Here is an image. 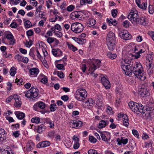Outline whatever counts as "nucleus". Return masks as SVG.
I'll return each instance as SVG.
<instances>
[{
  "label": "nucleus",
  "mask_w": 154,
  "mask_h": 154,
  "mask_svg": "<svg viewBox=\"0 0 154 154\" xmlns=\"http://www.w3.org/2000/svg\"><path fill=\"white\" fill-rule=\"evenodd\" d=\"M25 26L26 28H29L32 26L31 22L29 20H27L24 22Z\"/></svg>",
  "instance_id": "ea45409f"
},
{
  "label": "nucleus",
  "mask_w": 154,
  "mask_h": 154,
  "mask_svg": "<svg viewBox=\"0 0 154 154\" xmlns=\"http://www.w3.org/2000/svg\"><path fill=\"white\" fill-rule=\"evenodd\" d=\"M108 123L109 122L108 121L102 120L100 122L97 127L99 129H102L105 127Z\"/></svg>",
  "instance_id": "f3484780"
},
{
  "label": "nucleus",
  "mask_w": 154,
  "mask_h": 154,
  "mask_svg": "<svg viewBox=\"0 0 154 154\" xmlns=\"http://www.w3.org/2000/svg\"><path fill=\"white\" fill-rule=\"evenodd\" d=\"M50 109L51 111H54L57 109L56 105L55 103L51 104L50 106Z\"/></svg>",
  "instance_id": "c9c22d12"
},
{
  "label": "nucleus",
  "mask_w": 154,
  "mask_h": 154,
  "mask_svg": "<svg viewBox=\"0 0 154 154\" xmlns=\"http://www.w3.org/2000/svg\"><path fill=\"white\" fill-rule=\"evenodd\" d=\"M107 56L110 59H114L117 57V55L116 54H112L111 53L109 52L107 54Z\"/></svg>",
  "instance_id": "7c9ffc66"
},
{
  "label": "nucleus",
  "mask_w": 154,
  "mask_h": 154,
  "mask_svg": "<svg viewBox=\"0 0 154 154\" xmlns=\"http://www.w3.org/2000/svg\"><path fill=\"white\" fill-rule=\"evenodd\" d=\"M56 67L58 69L61 70L64 67V65L63 64H58L56 66Z\"/></svg>",
  "instance_id": "0e129e2a"
},
{
  "label": "nucleus",
  "mask_w": 154,
  "mask_h": 154,
  "mask_svg": "<svg viewBox=\"0 0 154 154\" xmlns=\"http://www.w3.org/2000/svg\"><path fill=\"white\" fill-rule=\"evenodd\" d=\"M135 104V105H134V106H133V107H132V109H131L134 112L137 114L139 115V112L138 111L139 110L138 106L139 105V104L137 103Z\"/></svg>",
  "instance_id": "393cba45"
},
{
  "label": "nucleus",
  "mask_w": 154,
  "mask_h": 154,
  "mask_svg": "<svg viewBox=\"0 0 154 154\" xmlns=\"http://www.w3.org/2000/svg\"><path fill=\"white\" fill-rule=\"evenodd\" d=\"M33 40H32L29 38V41H26V42L25 43V45L28 48H30L32 44V42Z\"/></svg>",
  "instance_id": "f704fd0d"
},
{
  "label": "nucleus",
  "mask_w": 154,
  "mask_h": 154,
  "mask_svg": "<svg viewBox=\"0 0 154 154\" xmlns=\"http://www.w3.org/2000/svg\"><path fill=\"white\" fill-rule=\"evenodd\" d=\"M23 82V79H18L17 78H16L15 79V82L17 83V85H22Z\"/></svg>",
  "instance_id": "8fccbe9b"
},
{
  "label": "nucleus",
  "mask_w": 154,
  "mask_h": 154,
  "mask_svg": "<svg viewBox=\"0 0 154 154\" xmlns=\"http://www.w3.org/2000/svg\"><path fill=\"white\" fill-rule=\"evenodd\" d=\"M138 106L139 109L138 111L139 112V115H140L142 114V113H143L144 107H143V106L141 104H139V105Z\"/></svg>",
  "instance_id": "2f4dec72"
},
{
  "label": "nucleus",
  "mask_w": 154,
  "mask_h": 154,
  "mask_svg": "<svg viewBox=\"0 0 154 154\" xmlns=\"http://www.w3.org/2000/svg\"><path fill=\"white\" fill-rule=\"evenodd\" d=\"M1 154H10V153L8 150L4 149L2 150Z\"/></svg>",
  "instance_id": "774afa93"
},
{
  "label": "nucleus",
  "mask_w": 154,
  "mask_h": 154,
  "mask_svg": "<svg viewBox=\"0 0 154 154\" xmlns=\"http://www.w3.org/2000/svg\"><path fill=\"white\" fill-rule=\"evenodd\" d=\"M14 95H11L10 96H9L8 97L6 100V101L7 103L10 102L11 100L13 99H14Z\"/></svg>",
  "instance_id": "4d7b16f0"
},
{
  "label": "nucleus",
  "mask_w": 154,
  "mask_h": 154,
  "mask_svg": "<svg viewBox=\"0 0 154 154\" xmlns=\"http://www.w3.org/2000/svg\"><path fill=\"white\" fill-rule=\"evenodd\" d=\"M148 35L152 38V39L154 41V32L149 31L148 32Z\"/></svg>",
  "instance_id": "052dcab7"
},
{
  "label": "nucleus",
  "mask_w": 154,
  "mask_h": 154,
  "mask_svg": "<svg viewBox=\"0 0 154 154\" xmlns=\"http://www.w3.org/2000/svg\"><path fill=\"white\" fill-rule=\"evenodd\" d=\"M134 51L135 54H132V56L134 57V58L135 59H137L139 58L141 55L139 53V51Z\"/></svg>",
  "instance_id": "473e14b6"
},
{
  "label": "nucleus",
  "mask_w": 154,
  "mask_h": 154,
  "mask_svg": "<svg viewBox=\"0 0 154 154\" xmlns=\"http://www.w3.org/2000/svg\"><path fill=\"white\" fill-rule=\"evenodd\" d=\"M106 21L109 25H112L113 26H115L117 24V22L116 20H113L112 19H109L108 18L106 19Z\"/></svg>",
  "instance_id": "b1692460"
},
{
  "label": "nucleus",
  "mask_w": 154,
  "mask_h": 154,
  "mask_svg": "<svg viewBox=\"0 0 154 154\" xmlns=\"http://www.w3.org/2000/svg\"><path fill=\"white\" fill-rule=\"evenodd\" d=\"M97 105L99 107H102L103 105V103L101 100L98 99L96 102Z\"/></svg>",
  "instance_id": "37998d69"
},
{
  "label": "nucleus",
  "mask_w": 154,
  "mask_h": 154,
  "mask_svg": "<svg viewBox=\"0 0 154 154\" xmlns=\"http://www.w3.org/2000/svg\"><path fill=\"white\" fill-rule=\"evenodd\" d=\"M29 55L34 59L35 55L34 54V48H32L30 49Z\"/></svg>",
  "instance_id": "49530a36"
},
{
  "label": "nucleus",
  "mask_w": 154,
  "mask_h": 154,
  "mask_svg": "<svg viewBox=\"0 0 154 154\" xmlns=\"http://www.w3.org/2000/svg\"><path fill=\"white\" fill-rule=\"evenodd\" d=\"M84 27L82 25L79 23H75L71 26V29L73 32L78 33L82 32L84 29Z\"/></svg>",
  "instance_id": "6e6552de"
},
{
  "label": "nucleus",
  "mask_w": 154,
  "mask_h": 154,
  "mask_svg": "<svg viewBox=\"0 0 154 154\" xmlns=\"http://www.w3.org/2000/svg\"><path fill=\"white\" fill-rule=\"evenodd\" d=\"M123 119V123L124 126L127 127L128 125V119L127 115L124 116Z\"/></svg>",
  "instance_id": "5701e85b"
},
{
  "label": "nucleus",
  "mask_w": 154,
  "mask_h": 154,
  "mask_svg": "<svg viewBox=\"0 0 154 154\" xmlns=\"http://www.w3.org/2000/svg\"><path fill=\"white\" fill-rule=\"evenodd\" d=\"M92 2V0H80V4L81 5H85L86 4H91Z\"/></svg>",
  "instance_id": "cd10ccee"
},
{
  "label": "nucleus",
  "mask_w": 154,
  "mask_h": 154,
  "mask_svg": "<svg viewBox=\"0 0 154 154\" xmlns=\"http://www.w3.org/2000/svg\"><path fill=\"white\" fill-rule=\"evenodd\" d=\"M106 44L109 50L113 51L116 46V41L115 34L112 32H109L107 34Z\"/></svg>",
  "instance_id": "f03ea898"
},
{
  "label": "nucleus",
  "mask_w": 154,
  "mask_h": 154,
  "mask_svg": "<svg viewBox=\"0 0 154 154\" xmlns=\"http://www.w3.org/2000/svg\"><path fill=\"white\" fill-rule=\"evenodd\" d=\"M16 69L14 67H12L10 71V74L11 76H14L16 73Z\"/></svg>",
  "instance_id": "72a5a7b5"
},
{
  "label": "nucleus",
  "mask_w": 154,
  "mask_h": 154,
  "mask_svg": "<svg viewBox=\"0 0 154 154\" xmlns=\"http://www.w3.org/2000/svg\"><path fill=\"white\" fill-rule=\"evenodd\" d=\"M77 121L78 120H73L70 122L72 128H76L79 126V123H78Z\"/></svg>",
  "instance_id": "a878e982"
},
{
  "label": "nucleus",
  "mask_w": 154,
  "mask_h": 154,
  "mask_svg": "<svg viewBox=\"0 0 154 154\" xmlns=\"http://www.w3.org/2000/svg\"><path fill=\"white\" fill-rule=\"evenodd\" d=\"M34 33L33 31L32 30H29L26 32V34L28 36L29 39L30 38L29 37L32 36Z\"/></svg>",
  "instance_id": "09e8293b"
},
{
  "label": "nucleus",
  "mask_w": 154,
  "mask_h": 154,
  "mask_svg": "<svg viewBox=\"0 0 154 154\" xmlns=\"http://www.w3.org/2000/svg\"><path fill=\"white\" fill-rule=\"evenodd\" d=\"M121 66L124 71L125 74L128 75H131V73L133 71L132 62L128 60H126L124 61L121 62Z\"/></svg>",
  "instance_id": "7ed1b4c3"
},
{
  "label": "nucleus",
  "mask_w": 154,
  "mask_h": 154,
  "mask_svg": "<svg viewBox=\"0 0 154 154\" xmlns=\"http://www.w3.org/2000/svg\"><path fill=\"white\" fill-rule=\"evenodd\" d=\"M39 72V70L37 68H31L29 70L30 74L33 75V77L36 76Z\"/></svg>",
  "instance_id": "4468645a"
},
{
  "label": "nucleus",
  "mask_w": 154,
  "mask_h": 154,
  "mask_svg": "<svg viewBox=\"0 0 154 154\" xmlns=\"http://www.w3.org/2000/svg\"><path fill=\"white\" fill-rule=\"evenodd\" d=\"M101 82L105 88L107 89H109L110 87V84L109 81L104 77L101 78Z\"/></svg>",
  "instance_id": "9b49d317"
},
{
  "label": "nucleus",
  "mask_w": 154,
  "mask_h": 154,
  "mask_svg": "<svg viewBox=\"0 0 154 154\" xmlns=\"http://www.w3.org/2000/svg\"><path fill=\"white\" fill-rule=\"evenodd\" d=\"M61 98L62 100L64 101H67L69 99V97L67 95H64L61 97Z\"/></svg>",
  "instance_id": "338daca9"
},
{
  "label": "nucleus",
  "mask_w": 154,
  "mask_h": 154,
  "mask_svg": "<svg viewBox=\"0 0 154 154\" xmlns=\"http://www.w3.org/2000/svg\"><path fill=\"white\" fill-rule=\"evenodd\" d=\"M6 38L9 40V44L14 45L15 43V40L14 37L11 33L8 34L7 35Z\"/></svg>",
  "instance_id": "ddd939ff"
},
{
  "label": "nucleus",
  "mask_w": 154,
  "mask_h": 154,
  "mask_svg": "<svg viewBox=\"0 0 154 154\" xmlns=\"http://www.w3.org/2000/svg\"><path fill=\"white\" fill-rule=\"evenodd\" d=\"M151 109H152L151 107L150 108L149 106H145L144 107L143 111V113H142L143 116L144 114L145 115H146V112L148 111H150Z\"/></svg>",
  "instance_id": "79ce46f5"
},
{
  "label": "nucleus",
  "mask_w": 154,
  "mask_h": 154,
  "mask_svg": "<svg viewBox=\"0 0 154 154\" xmlns=\"http://www.w3.org/2000/svg\"><path fill=\"white\" fill-rule=\"evenodd\" d=\"M38 128L37 129V132L39 133H41L44 131L46 128V126L42 124L39 126H38Z\"/></svg>",
  "instance_id": "412c9836"
},
{
  "label": "nucleus",
  "mask_w": 154,
  "mask_h": 154,
  "mask_svg": "<svg viewBox=\"0 0 154 154\" xmlns=\"http://www.w3.org/2000/svg\"><path fill=\"white\" fill-rule=\"evenodd\" d=\"M34 146V143L32 142H28L26 145V148L28 151L32 149Z\"/></svg>",
  "instance_id": "bb28decb"
},
{
  "label": "nucleus",
  "mask_w": 154,
  "mask_h": 154,
  "mask_svg": "<svg viewBox=\"0 0 154 154\" xmlns=\"http://www.w3.org/2000/svg\"><path fill=\"white\" fill-rule=\"evenodd\" d=\"M88 154H100L97 150L94 149H90L88 151Z\"/></svg>",
  "instance_id": "4c0bfd02"
},
{
  "label": "nucleus",
  "mask_w": 154,
  "mask_h": 154,
  "mask_svg": "<svg viewBox=\"0 0 154 154\" xmlns=\"http://www.w3.org/2000/svg\"><path fill=\"white\" fill-rule=\"evenodd\" d=\"M145 85L146 84L143 85L139 89V94L142 97H146L148 94V91H147V88Z\"/></svg>",
  "instance_id": "9d476101"
},
{
  "label": "nucleus",
  "mask_w": 154,
  "mask_h": 154,
  "mask_svg": "<svg viewBox=\"0 0 154 154\" xmlns=\"http://www.w3.org/2000/svg\"><path fill=\"white\" fill-rule=\"evenodd\" d=\"M67 46L68 48L73 52H75V51L77 50V48L74 46L72 44L67 43Z\"/></svg>",
  "instance_id": "c85d7f7f"
},
{
  "label": "nucleus",
  "mask_w": 154,
  "mask_h": 154,
  "mask_svg": "<svg viewBox=\"0 0 154 154\" xmlns=\"http://www.w3.org/2000/svg\"><path fill=\"white\" fill-rule=\"evenodd\" d=\"M84 103L88 106L92 107L94 105L95 101L92 98H88L85 101H84Z\"/></svg>",
  "instance_id": "2eb2a0df"
},
{
  "label": "nucleus",
  "mask_w": 154,
  "mask_h": 154,
  "mask_svg": "<svg viewBox=\"0 0 154 154\" xmlns=\"http://www.w3.org/2000/svg\"><path fill=\"white\" fill-rule=\"evenodd\" d=\"M25 63H27L29 61V59L27 57H22L21 60L20 61Z\"/></svg>",
  "instance_id": "680f3d73"
},
{
  "label": "nucleus",
  "mask_w": 154,
  "mask_h": 154,
  "mask_svg": "<svg viewBox=\"0 0 154 154\" xmlns=\"http://www.w3.org/2000/svg\"><path fill=\"white\" fill-rule=\"evenodd\" d=\"M54 33L55 35L60 38L62 37L63 35L62 33L59 31H54Z\"/></svg>",
  "instance_id": "13d9d810"
},
{
  "label": "nucleus",
  "mask_w": 154,
  "mask_h": 154,
  "mask_svg": "<svg viewBox=\"0 0 154 154\" xmlns=\"http://www.w3.org/2000/svg\"><path fill=\"white\" fill-rule=\"evenodd\" d=\"M75 8V7L74 5H71L67 7V10L68 11L71 12Z\"/></svg>",
  "instance_id": "864d4df0"
},
{
  "label": "nucleus",
  "mask_w": 154,
  "mask_h": 154,
  "mask_svg": "<svg viewBox=\"0 0 154 154\" xmlns=\"http://www.w3.org/2000/svg\"><path fill=\"white\" fill-rule=\"evenodd\" d=\"M40 121V118L39 117L33 118L32 119L31 121L33 123H39Z\"/></svg>",
  "instance_id": "58836bf2"
},
{
  "label": "nucleus",
  "mask_w": 154,
  "mask_h": 154,
  "mask_svg": "<svg viewBox=\"0 0 154 154\" xmlns=\"http://www.w3.org/2000/svg\"><path fill=\"white\" fill-rule=\"evenodd\" d=\"M20 134L19 131H15L12 133V135L16 138L18 137Z\"/></svg>",
  "instance_id": "3c124183"
},
{
  "label": "nucleus",
  "mask_w": 154,
  "mask_h": 154,
  "mask_svg": "<svg viewBox=\"0 0 154 154\" xmlns=\"http://www.w3.org/2000/svg\"><path fill=\"white\" fill-rule=\"evenodd\" d=\"M89 140L91 142L94 143L96 142L97 140L93 136H90L89 137Z\"/></svg>",
  "instance_id": "6e6d98bb"
},
{
  "label": "nucleus",
  "mask_w": 154,
  "mask_h": 154,
  "mask_svg": "<svg viewBox=\"0 0 154 154\" xmlns=\"http://www.w3.org/2000/svg\"><path fill=\"white\" fill-rule=\"evenodd\" d=\"M86 39L84 38H81L79 37L78 41L77 42L79 44L82 45L86 42Z\"/></svg>",
  "instance_id": "e433bc0d"
},
{
  "label": "nucleus",
  "mask_w": 154,
  "mask_h": 154,
  "mask_svg": "<svg viewBox=\"0 0 154 154\" xmlns=\"http://www.w3.org/2000/svg\"><path fill=\"white\" fill-rule=\"evenodd\" d=\"M123 25L126 28L129 27V22L128 20H125L123 22Z\"/></svg>",
  "instance_id": "e2e57ef3"
},
{
  "label": "nucleus",
  "mask_w": 154,
  "mask_h": 154,
  "mask_svg": "<svg viewBox=\"0 0 154 154\" xmlns=\"http://www.w3.org/2000/svg\"><path fill=\"white\" fill-rule=\"evenodd\" d=\"M148 11L150 14H152L153 13V6L152 5H149L148 8Z\"/></svg>",
  "instance_id": "5fc2aeb1"
},
{
  "label": "nucleus",
  "mask_w": 154,
  "mask_h": 154,
  "mask_svg": "<svg viewBox=\"0 0 154 154\" xmlns=\"http://www.w3.org/2000/svg\"><path fill=\"white\" fill-rule=\"evenodd\" d=\"M139 17V16L137 11L135 10H132L128 17L132 23H137Z\"/></svg>",
  "instance_id": "0eeeda50"
},
{
  "label": "nucleus",
  "mask_w": 154,
  "mask_h": 154,
  "mask_svg": "<svg viewBox=\"0 0 154 154\" xmlns=\"http://www.w3.org/2000/svg\"><path fill=\"white\" fill-rule=\"evenodd\" d=\"M101 65V60H100L96 59L92 60L90 63L89 66V70L91 72V74H93V72Z\"/></svg>",
  "instance_id": "20e7f679"
},
{
  "label": "nucleus",
  "mask_w": 154,
  "mask_h": 154,
  "mask_svg": "<svg viewBox=\"0 0 154 154\" xmlns=\"http://www.w3.org/2000/svg\"><path fill=\"white\" fill-rule=\"evenodd\" d=\"M15 114L17 117L19 119H22L25 117V114L22 112L18 111L15 112Z\"/></svg>",
  "instance_id": "aec40b11"
},
{
  "label": "nucleus",
  "mask_w": 154,
  "mask_h": 154,
  "mask_svg": "<svg viewBox=\"0 0 154 154\" xmlns=\"http://www.w3.org/2000/svg\"><path fill=\"white\" fill-rule=\"evenodd\" d=\"M38 108L43 109L45 108V103L42 101H39L37 102Z\"/></svg>",
  "instance_id": "c756f323"
},
{
  "label": "nucleus",
  "mask_w": 154,
  "mask_h": 154,
  "mask_svg": "<svg viewBox=\"0 0 154 154\" xmlns=\"http://www.w3.org/2000/svg\"><path fill=\"white\" fill-rule=\"evenodd\" d=\"M87 95V94L86 90L82 88L77 90L75 95V98L79 101L84 100Z\"/></svg>",
  "instance_id": "423d86ee"
},
{
  "label": "nucleus",
  "mask_w": 154,
  "mask_h": 154,
  "mask_svg": "<svg viewBox=\"0 0 154 154\" xmlns=\"http://www.w3.org/2000/svg\"><path fill=\"white\" fill-rule=\"evenodd\" d=\"M24 93L26 97L33 99L38 96V90L34 87H32L29 90L25 91Z\"/></svg>",
  "instance_id": "39448f33"
},
{
  "label": "nucleus",
  "mask_w": 154,
  "mask_h": 154,
  "mask_svg": "<svg viewBox=\"0 0 154 154\" xmlns=\"http://www.w3.org/2000/svg\"><path fill=\"white\" fill-rule=\"evenodd\" d=\"M77 14V12H72L71 13L70 16H74L75 18H79L80 17V15L79 14Z\"/></svg>",
  "instance_id": "bf43d9fd"
},
{
  "label": "nucleus",
  "mask_w": 154,
  "mask_h": 154,
  "mask_svg": "<svg viewBox=\"0 0 154 154\" xmlns=\"http://www.w3.org/2000/svg\"><path fill=\"white\" fill-rule=\"evenodd\" d=\"M134 51H139V53L141 54L142 53L145 52L146 51V50L143 47H142L141 48H140L139 47L137 48L135 46L134 47Z\"/></svg>",
  "instance_id": "4be33fe9"
},
{
  "label": "nucleus",
  "mask_w": 154,
  "mask_h": 154,
  "mask_svg": "<svg viewBox=\"0 0 154 154\" xmlns=\"http://www.w3.org/2000/svg\"><path fill=\"white\" fill-rule=\"evenodd\" d=\"M86 23L88 26L91 27L95 25L96 21L93 18H90L87 20Z\"/></svg>",
  "instance_id": "dca6fc26"
},
{
  "label": "nucleus",
  "mask_w": 154,
  "mask_h": 154,
  "mask_svg": "<svg viewBox=\"0 0 154 154\" xmlns=\"http://www.w3.org/2000/svg\"><path fill=\"white\" fill-rule=\"evenodd\" d=\"M133 134L137 138H139V134L138 131L134 129L132 130Z\"/></svg>",
  "instance_id": "603ef678"
},
{
  "label": "nucleus",
  "mask_w": 154,
  "mask_h": 154,
  "mask_svg": "<svg viewBox=\"0 0 154 154\" xmlns=\"http://www.w3.org/2000/svg\"><path fill=\"white\" fill-rule=\"evenodd\" d=\"M54 38L48 37L47 41L48 43L51 44L54 42Z\"/></svg>",
  "instance_id": "de8ad7c7"
},
{
  "label": "nucleus",
  "mask_w": 154,
  "mask_h": 154,
  "mask_svg": "<svg viewBox=\"0 0 154 154\" xmlns=\"http://www.w3.org/2000/svg\"><path fill=\"white\" fill-rule=\"evenodd\" d=\"M147 7V4L146 3L143 2L142 4H140L138 7L143 9H146Z\"/></svg>",
  "instance_id": "c03bdc74"
},
{
  "label": "nucleus",
  "mask_w": 154,
  "mask_h": 154,
  "mask_svg": "<svg viewBox=\"0 0 154 154\" xmlns=\"http://www.w3.org/2000/svg\"><path fill=\"white\" fill-rule=\"evenodd\" d=\"M15 102L14 103V105L16 107H20L21 105V101L20 100V97L17 95H14Z\"/></svg>",
  "instance_id": "f8f14e48"
},
{
  "label": "nucleus",
  "mask_w": 154,
  "mask_h": 154,
  "mask_svg": "<svg viewBox=\"0 0 154 154\" xmlns=\"http://www.w3.org/2000/svg\"><path fill=\"white\" fill-rule=\"evenodd\" d=\"M119 35L122 38L127 40L131 38L132 36L128 31L126 30H123L119 33Z\"/></svg>",
  "instance_id": "1a4fd4ad"
},
{
  "label": "nucleus",
  "mask_w": 154,
  "mask_h": 154,
  "mask_svg": "<svg viewBox=\"0 0 154 154\" xmlns=\"http://www.w3.org/2000/svg\"><path fill=\"white\" fill-rule=\"evenodd\" d=\"M6 134L5 130L2 128H0V141L6 139Z\"/></svg>",
  "instance_id": "a211bd4d"
},
{
  "label": "nucleus",
  "mask_w": 154,
  "mask_h": 154,
  "mask_svg": "<svg viewBox=\"0 0 154 154\" xmlns=\"http://www.w3.org/2000/svg\"><path fill=\"white\" fill-rule=\"evenodd\" d=\"M57 74L60 78L62 79L64 77V74L62 72H58Z\"/></svg>",
  "instance_id": "69168bd1"
},
{
  "label": "nucleus",
  "mask_w": 154,
  "mask_h": 154,
  "mask_svg": "<svg viewBox=\"0 0 154 154\" xmlns=\"http://www.w3.org/2000/svg\"><path fill=\"white\" fill-rule=\"evenodd\" d=\"M133 71L135 76L142 80H144L146 77L143 72V68L140 63L136 62L134 65Z\"/></svg>",
  "instance_id": "f257e3e1"
},
{
  "label": "nucleus",
  "mask_w": 154,
  "mask_h": 154,
  "mask_svg": "<svg viewBox=\"0 0 154 154\" xmlns=\"http://www.w3.org/2000/svg\"><path fill=\"white\" fill-rule=\"evenodd\" d=\"M137 23L139 24L140 25L143 26H145L146 25V22L145 20V18L144 17H139Z\"/></svg>",
  "instance_id": "6ab92c4d"
},
{
  "label": "nucleus",
  "mask_w": 154,
  "mask_h": 154,
  "mask_svg": "<svg viewBox=\"0 0 154 154\" xmlns=\"http://www.w3.org/2000/svg\"><path fill=\"white\" fill-rule=\"evenodd\" d=\"M43 147H45L49 146L50 145V142L48 141L42 142Z\"/></svg>",
  "instance_id": "a19ab883"
},
{
  "label": "nucleus",
  "mask_w": 154,
  "mask_h": 154,
  "mask_svg": "<svg viewBox=\"0 0 154 154\" xmlns=\"http://www.w3.org/2000/svg\"><path fill=\"white\" fill-rule=\"evenodd\" d=\"M117 13L118 11L116 9H112L111 11L112 15L114 18H115L116 16Z\"/></svg>",
  "instance_id": "a18cd8bd"
}]
</instances>
